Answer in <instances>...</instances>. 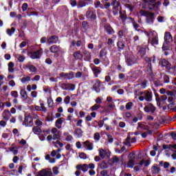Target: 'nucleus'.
<instances>
[{
  "mask_svg": "<svg viewBox=\"0 0 176 176\" xmlns=\"http://www.w3.org/2000/svg\"><path fill=\"white\" fill-rule=\"evenodd\" d=\"M104 9H109L111 6H112V12L114 16H118L119 13H120V10H122V8L120 7V1L118 0H111V2H104L102 1Z\"/></svg>",
  "mask_w": 176,
  "mask_h": 176,
  "instance_id": "obj_1",
  "label": "nucleus"
},
{
  "mask_svg": "<svg viewBox=\"0 0 176 176\" xmlns=\"http://www.w3.org/2000/svg\"><path fill=\"white\" fill-rule=\"evenodd\" d=\"M144 61L146 64L147 65L146 66V71L148 74H149L150 76H152L153 75V69L152 67V63L153 64H155L156 63V56L153 55L151 57H144Z\"/></svg>",
  "mask_w": 176,
  "mask_h": 176,
  "instance_id": "obj_2",
  "label": "nucleus"
},
{
  "mask_svg": "<svg viewBox=\"0 0 176 176\" xmlns=\"http://www.w3.org/2000/svg\"><path fill=\"white\" fill-rule=\"evenodd\" d=\"M125 62L128 67H133L135 64H138V58L133 54L125 56Z\"/></svg>",
  "mask_w": 176,
  "mask_h": 176,
  "instance_id": "obj_3",
  "label": "nucleus"
},
{
  "mask_svg": "<svg viewBox=\"0 0 176 176\" xmlns=\"http://www.w3.org/2000/svg\"><path fill=\"white\" fill-rule=\"evenodd\" d=\"M143 2H144V3H153L149 5V10H159V9H160L159 6L162 5L161 1L156 2V0H143Z\"/></svg>",
  "mask_w": 176,
  "mask_h": 176,
  "instance_id": "obj_4",
  "label": "nucleus"
},
{
  "mask_svg": "<svg viewBox=\"0 0 176 176\" xmlns=\"http://www.w3.org/2000/svg\"><path fill=\"white\" fill-rule=\"evenodd\" d=\"M42 54H43V49L42 48H39V50L35 52L30 51L28 52V56H29L32 60H38L41 58Z\"/></svg>",
  "mask_w": 176,
  "mask_h": 176,
  "instance_id": "obj_5",
  "label": "nucleus"
},
{
  "mask_svg": "<svg viewBox=\"0 0 176 176\" xmlns=\"http://www.w3.org/2000/svg\"><path fill=\"white\" fill-rule=\"evenodd\" d=\"M85 17L89 20H97V14H96V11L89 8L86 12Z\"/></svg>",
  "mask_w": 176,
  "mask_h": 176,
  "instance_id": "obj_6",
  "label": "nucleus"
},
{
  "mask_svg": "<svg viewBox=\"0 0 176 176\" xmlns=\"http://www.w3.org/2000/svg\"><path fill=\"white\" fill-rule=\"evenodd\" d=\"M22 124L26 127H32L34 124L32 117L31 116H25V119Z\"/></svg>",
  "mask_w": 176,
  "mask_h": 176,
  "instance_id": "obj_7",
  "label": "nucleus"
},
{
  "mask_svg": "<svg viewBox=\"0 0 176 176\" xmlns=\"http://www.w3.org/2000/svg\"><path fill=\"white\" fill-rule=\"evenodd\" d=\"M90 68H91L95 78H98V75H100V74H101V68L100 67L96 66L94 64H91Z\"/></svg>",
  "mask_w": 176,
  "mask_h": 176,
  "instance_id": "obj_8",
  "label": "nucleus"
},
{
  "mask_svg": "<svg viewBox=\"0 0 176 176\" xmlns=\"http://www.w3.org/2000/svg\"><path fill=\"white\" fill-rule=\"evenodd\" d=\"M104 30L108 35H113V34H115V30H113V28H112L111 24L109 23H107L104 25Z\"/></svg>",
  "mask_w": 176,
  "mask_h": 176,
  "instance_id": "obj_9",
  "label": "nucleus"
},
{
  "mask_svg": "<svg viewBox=\"0 0 176 176\" xmlns=\"http://www.w3.org/2000/svg\"><path fill=\"white\" fill-rule=\"evenodd\" d=\"M155 19L156 17H155V12H148L146 18V22L147 24H153Z\"/></svg>",
  "mask_w": 176,
  "mask_h": 176,
  "instance_id": "obj_10",
  "label": "nucleus"
},
{
  "mask_svg": "<svg viewBox=\"0 0 176 176\" xmlns=\"http://www.w3.org/2000/svg\"><path fill=\"white\" fill-rule=\"evenodd\" d=\"M144 111L147 113H149V112H151V113H155V111H156V107H154L153 104L149 103L147 106L144 107Z\"/></svg>",
  "mask_w": 176,
  "mask_h": 176,
  "instance_id": "obj_11",
  "label": "nucleus"
},
{
  "mask_svg": "<svg viewBox=\"0 0 176 176\" xmlns=\"http://www.w3.org/2000/svg\"><path fill=\"white\" fill-rule=\"evenodd\" d=\"M160 64L162 68H165V69H171V63L168 62V60L166 59H162L160 61Z\"/></svg>",
  "mask_w": 176,
  "mask_h": 176,
  "instance_id": "obj_12",
  "label": "nucleus"
},
{
  "mask_svg": "<svg viewBox=\"0 0 176 176\" xmlns=\"http://www.w3.org/2000/svg\"><path fill=\"white\" fill-rule=\"evenodd\" d=\"M119 13H120V17L122 21L123 25H126V24H128L127 21H126V20H130V21L131 20H133V18H131V16H127V15L126 14H123L122 11L120 12Z\"/></svg>",
  "mask_w": 176,
  "mask_h": 176,
  "instance_id": "obj_13",
  "label": "nucleus"
},
{
  "mask_svg": "<svg viewBox=\"0 0 176 176\" xmlns=\"http://www.w3.org/2000/svg\"><path fill=\"white\" fill-rule=\"evenodd\" d=\"M47 43H48L49 45L58 43V36H57L56 35L50 36L47 39Z\"/></svg>",
  "mask_w": 176,
  "mask_h": 176,
  "instance_id": "obj_14",
  "label": "nucleus"
},
{
  "mask_svg": "<svg viewBox=\"0 0 176 176\" xmlns=\"http://www.w3.org/2000/svg\"><path fill=\"white\" fill-rule=\"evenodd\" d=\"M118 52H123L126 47V43L123 40H118L117 42Z\"/></svg>",
  "mask_w": 176,
  "mask_h": 176,
  "instance_id": "obj_15",
  "label": "nucleus"
},
{
  "mask_svg": "<svg viewBox=\"0 0 176 176\" xmlns=\"http://www.w3.org/2000/svg\"><path fill=\"white\" fill-rule=\"evenodd\" d=\"M90 3L91 2L89 1V0H79L77 8L78 9H81V8H85L87 5H90Z\"/></svg>",
  "mask_w": 176,
  "mask_h": 176,
  "instance_id": "obj_16",
  "label": "nucleus"
},
{
  "mask_svg": "<svg viewBox=\"0 0 176 176\" xmlns=\"http://www.w3.org/2000/svg\"><path fill=\"white\" fill-rule=\"evenodd\" d=\"M37 176H53V173L50 170L43 169L38 172Z\"/></svg>",
  "mask_w": 176,
  "mask_h": 176,
  "instance_id": "obj_17",
  "label": "nucleus"
},
{
  "mask_svg": "<svg viewBox=\"0 0 176 176\" xmlns=\"http://www.w3.org/2000/svg\"><path fill=\"white\" fill-rule=\"evenodd\" d=\"M100 87H101V82H100V80L98 79L96 80V82L94 84L92 89L96 93H100V91H101Z\"/></svg>",
  "mask_w": 176,
  "mask_h": 176,
  "instance_id": "obj_18",
  "label": "nucleus"
},
{
  "mask_svg": "<svg viewBox=\"0 0 176 176\" xmlns=\"http://www.w3.org/2000/svg\"><path fill=\"white\" fill-rule=\"evenodd\" d=\"M131 23L133 24V27L135 31H138V32H140V31H141V29H140V25L137 23L134 19L132 18L130 21H127V24H130Z\"/></svg>",
  "mask_w": 176,
  "mask_h": 176,
  "instance_id": "obj_19",
  "label": "nucleus"
},
{
  "mask_svg": "<svg viewBox=\"0 0 176 176\" xmlns=\"http://www.w3.org/2000/svg\"><path fill=\"white\" fill-rule=\"evenodd\" d=\"M161 170L162 169L160 168V167H159V165H157V164H154L151 166V174H159Z\"/></svg>",
  "mask_w": 176,
  "mask_h": 176,
  "instance_id": "obj_20",
  "label": "nucleus"
},
{
  "mask_svg": "<svg viewBox=\"0 0 176 176\" xmlns=\"http://www.w3.org/2000/svg\"><path fill=\"white\" fill-rule=\"evenodd\" d=\"M84 60L85 61H88V63H91V53H90L89 51H84Z\"/></svg>",
  "mask_w": 176,
  "mask_h": 176,
  "instance_id": "obj_21",
  "label": "nucleus"
},
{
  "mask_svg": "<svg viewBox=\"0 0 176 176\" xmlns=\"http://www.w3.org/2000/svg\"><path fill=\"white\" fill-rule=\"evenodd\" d=\"M144 97L146 101H147V102H151V101H152V97H153L152 91H146V93H144Z\"/></svg>",
  "mask_w": 176,
  "mask_h": 176,
  "instance_id": "obj_22",
  "label": "nucleus"
},
{
  "mask_svg": "<svg viewBox=\"0 0 176 176\" xmlns=\"http://www.w3.org/2000/svg\"><path fill=\"white\" fill-rule=\"evenodd\" d=\"M89 28H90L89 22H87V21H83L82 22V25H81L82 31H83V32H87V31L89 30Z\"/></svg>",
  "mask_w": 176,
  "mask_h": 176,
  "instance_id": "obj_23",
  "label": "nucleus"
},
{
  "mask_svg": "<svg viewBox=\"0 0 176 176\" xmlns=\"http://www.w3.org/2000/svg\"><path fill=\"white\" fill-rule=\"evenodd\" d=\"M164 39V42H166L168 43H170V42H173V36L171 35V33H170L169 32H166Z\"/></svg>",
  "mask_w": 176,
  "mask_h": 176,
  "instance_id": "obj_24",
  "label": "nucleus"
},
{
  "mask_svg": "<svg viewBox=\"0 0 176 176\" xmlns=\"http://www.w3.org/2000/svg\"><path fill=\"white\" fill-rule=\"evenodd\" d=\"M138 54L142 58L146 57V47H140L138 52Z\"/></svg>",
  "mask_w": 176,
  "mask_h": 176,
  "instance_id": "obj_25",
  "label": "nucleus"
},
{
  "mask_svg": "<svg viewBox=\"0 0 176 176\" xmlns=\"http://www.w3.org/2000/svg\"><path fill=\"white\" fill-rule=\"evenodd\" d=\"M67 86H68V84L63 83L61 85V89H63V90H75V84H70V87H67Z\"/></svg>",
  "mask_w": 176,
  "mask_h": 176,
  "instance_id": "obj_26",
  "label": "nucleus"
},
{
  "mask_svg": "<svg viewBox=\"0 0 176 176\" xmlns=\"http://www.w3.org/2000/svg\"><path fill=\"white\" fill-rule=\"evenodd\" d=\"M2 115H3V119H4V120H6V122H8V120H9L10 118V111L8 109H6L3 111Z\"/></svg>",
  "mask_w": 176,
  "mask_h": 176,
  "instance_id": "obj_27",
  "label": "nucleus"
},
{
  "mask_svg": "<svg viewBox=\"0 0 176 176\" xmlns=\"http://www.w3.org/2000/svg\"><path fill=\"white\" fill-rule=\"evenodd\" d=\"M74 134L76 135L77 138H82V137H83V131H82V129L76 128Z\"/></svg>",
  "mask_w": 176,
  "mask_h": 176,
  "instance_id": "obj_28",
  "label": "nucleus"
},
{
  "mask_svg": "<svg viewBox=\"0 0 176 176\" xmlns=\"http://www.w3.org/2000/svg\"><path fill=\"white\" fill-rule=\"evenodd\" d=\"M60 49H61V47L56 45H54L50 47V52L51 53H58V52H60Z\"/></svg>",
  "mask_w": 176,
  "mask_h": 176,
  "instance_id": "obj_29",
  "label": "nucleus"
},
{
  "mask_svg": "<svg viewBox=\"0 0 176 176\" xmlns=\"http://www.w3.org/2000/svg\"><path fill=\"white\" fill-rule=\"evenodd\" d=\"M73 57L74 60H82V58H83V55L80 54V51H76L73 54Z\"/></svg>",
  "mask_w": 176,
  "mask_h": 176,
  "instance_id": "obj_30",
  "label": "nucleus"
},
{
  "mask_svg": "<svg viewBox=\"0 0 176 176\" xmlns=\"http://www.w3.org/2000/svg\"><path fill=\"white\" fill-rule=\"evenodd\" d=\"M75 46H77V47H80V46H82V41H72L70 47H75Z\"/></svg>",
  "mask_w": 176,
  "mask_h": 176,
  "instance_id": "obj_31",
  "label": "nucleus"
},
{
  "mask_svg": "<svg viewBox=\"0 0 176 176\" xmlns=\"http://www.w3.org/2000/svg\"><path fill=\"white\" fill-rule=\"evenodd\" d=\"M32 133L35 134L36 135H41V133H42V129L39 126H34L32 128Z\"/></svg>",
  "mask_w": 176,
  "mask_h": 176,
  "instance_id": "obj_32",
  "label": "nucleus"
},
{
  "mask_svg": "<svg viewBox=\"0 0 176 176\" xmlns=\"http://www.w3.org/2000/svg\"><path fill=\"white\" fill-rule=\"evenodd\" d=\"M118 40H122L123 38H126V32L123 29H121L118 32Z\"/></svg>",
  "mask_w": 176,
  "mask_h": 176,
  "instance_id": "obj_33",
  "label": "nucleus"
},
{
  "mask_svg": "<svg viewBox=\"0 0 176 176\" xmlns=\"http://www.w3.org/2000/svg\"><path fill=\"white\" fill-rule=\"evenodd\" d=\"M108 155V153H107V151H105V150L100 148L99 150V156L100 157V159H105V156Z\"/></svg>",
  "mask_w": 176,
  "mask_h": 176,
  "instance_id": "obj_34",
  "label": "nucleus"
},
{
  "mask_svg": "<svg viewBox=\"0 0 176 176\" xmlns=\"http://www.w3.org/2000/svg\"><path fill=\"white\" fill-rule=\"evenodd\" d=\"M83 145L87 148L88 151H93V143L89 142V140L84 142Z\"/></svg>",
  "mask_w": 176,
  "mask_h": 176,
  "instance_id": "obj_35",
  "label": "nucleus"
},
{
  "mask_svg": "<svg viewBox=\"0 0 176 176\" xmlns=\"http://www.w3.org/2000/svg\"><path fill=\"white\" fill-rule=\"evenodd\" d=\"M25 68H28L30 71V72H36V71H38L36 67L32 65H26Z\"/></svg>",
  "mask_w": 176,
  "mask_h": 176,
  "instance_id": "obj_36",
  "label": "nucleus"
},
{
  "mask_svg": "<svg viewBox=\"0 0 176 176\" xmlns=\"http://www.w3.org/2000/svg\"><path fill=\"white\" fill-rule=\"evenodd\" d=\"M20 95L21 97L22 98H23V100H27V98H28V95L27 94V91H25V89H21L20 91Z\"/></svg>",
  "mask_w": 176,
  "mask_h": 176,
  "instance_id": "obj_37",
  "label": "nucleus"
},
{
  "mask_svg": "<svg viewBox=\"0 0 176 176\" xmlns=\"http://www.w3.org/2000/svg\"><path fill=\"white\" fill-rule=\"evenodd\" d=\"M64 122V118H58L56 122H55V126L57 127V129H61V126H58V124H63V122Z\"/></svg>",
  "mask_w": 176,
  "mask_h": 176,
  "instance_id": "obj_38",
  "label": "nucleus"
},
{
  "mask_svg": "<svg viewBox=\"0 0 176 176\" xmlns=\"http://www.w3.org/2000/svg\"><path fill=\"white\" fill-rule=\"evenodd\" d=\"M75 78V73L74 72H69V73H66V79L71 80Z\"/></svg>",
  "mask_w": 176,
  "mask_h": 176,
  "instance_id": "obj_39",
  "label": "nucleus"
},
{
  "mask_svg": "<svg viewBox=\"0 0 176 176\" xmlns=\"http://www.w3.org/2000/svg\"><path fill=\"white\" fill-rule=\"evenodd\" d=\"M138 129H142V130H148L149 129V126L138 122L137 129L138 130Z\"/></svg>",
  "mask_w": 176,
  "mask_h": 176,
  "instance_id": "obj_40",
  "label": "nucleus"
},
{
  "mask_svg": "<svg viewBox=\"0 0 176 176\" xmlns=\"http://www.w3.org/2000/svg\"><path fill=\"white\" fill-rule=\"evenodd\" d=\"M169 49H170V43H167L164 41L162 45V50H164V52H166V50H169Z\"/></svg>",
  "mask_w": 176,
  "mask_h": 176,
  "instance_id": "obj_41",
  "label": "nucleus"
},
{
  "mask_svg": "<svg viewBox=\"0 0 176 176\" xmlns=\"http://www.w3.org/2000/svg\"><path fill=\"white\" fill-rule=\"evenodd\" d=\"M14 31H16V29L14 28H11V29H7L6 33L9 36H12L14 34Z\"/></svg>",
  "mask_w": 176,
  "mask_h": 176,
  "instance_id": "obj_42",
  "label": "nucleus"
},
{
  "mask_svg": "<svg viewBox=\"0 0 176 176\" xmlns=\"http://www.w3.org/2000/svg\"><path fill=\"white\" fill-rule=\"evenodd\" d=\"M109 167V166H108V164L105 162L103 161L102 163H100V168H101V170H105Z\"/></svg>",
  "mask_w": 176,
  "mask_h": 176,
  "instance_id": "obj_43",
  "label": "nucleus"
},
{
  "mask_svg": "<svg viewBox=\"0 0 176 176\" xmlns=\"http://www.w3.org/2000/svg\"><path fill=\"white\" fill-rule=\"evenodd\" d=\"M166 94H167V96H170V97H175L176 91L175 90H173V91L167 90Z\"/></svg>",
  "mask_w": 176,
  "mask_h": 176,
  "instance_id": "obj_44",
  "label": "nucleus"
},
{
  "mask_svg": "<svg viewBox=\"0 0 176 176\" xmlns=\"http://www.w3.org/2000/svg\"><path fill=\"white\" fill-rule=\"evenodd\" d=\"M31 80V77L30 76H26V77H23L21 79V83H27V82H30Z\"/></svg>",
  "mask_w": 176,
  "mask_h": 176,
  "instance_id": "obj_45",
  "label": "nucleus"
},
{
  "mask_svg": "<svg viewBox=\"0 0 176 176\" xmlns=\"http://www.w3.org/2000/svg\"><path fill=\"white\" fill-rule=\"evenodd\" d=\"M10 151L12 152V153L16 155H17V153H19V148H17V147L16 146H13L10 148Z\"/></svg>",
  "mask_w": 176,
  "mask_h": 176,
  "instance_id": "obj_46",
  "label": "nucleus"
},
{
  "mask_svg": "<svg viewBox=\"0 0 176 176\" xmlns=\"http://www.w3.org/2000/svg\"><path fill=\"white\" fill-rule=\"evenodd\" d=\"M129 160L135 161V153L134 151L130 153L128 155Z\"/></svg>",
  "mask_w": 176,
  "mask_h": 176,
  "instance_id": "obj_47",
  "label": "nucleus"
},
{
  "mask_svg": "<svg viewBox=\"0 0 176 176\" xmlns=\"http://www.w3.org/2000/svg\"><path fill=\"white\" fill-rule=\"evenodd\" d=\"M133 43L137 46V45H140V36H135L133 38Z\"/></svg>",
  "mask_w": 176,
  "mask_h": 176,
  "instance_id": "obj_48",
  "label": "nucleus"
},
{
  "mask_svg": "<svg viewBox=\"0 0 176 176\" xmlns=\"http://www.w3.org/2000/svg\"><path fill=\"white\" fill-rule=\"evenodd\" d=\"M96 9H98L100 8V9H104V6L101 5V2L100 1H98L94 3Z\"/></svg>",
  "mask_w": 176,
  "mask_h": 176,
  "instance_id": "obj_49",
  "label": "nucleus"
},
{
  "mask_svg": "<svg viewBox=\"0 0 176 176\" xmlns=\"http://www.w3.org/2000/svg\"><path fill=\"white\" fill-rule=\"evenodd\" d=\"M153 91L155 97V101L157 102H160V97L159 96V94H157V92L156 91V89H153Z\"/></svg>",
  "mask_w": 176,
  "mask_h": 176,
  "instance_id": "obj_50",
  "label": "nucleus"
},
{
  "mask_svg": "<svg viewBox=\"0 0 176 176\" xmlns=\"http://www.w3.org/2000/svg\"><path fill=\"white\" fill-rule=\"evenodd\" d=\"M100 107H101L100 105L96 104L94 106L91 107L90 109H91V111H94L100 109Z\"/></svg>",
  "mask_w": 176,
  "mask_h": 176,
  "instance_id": "obj_51",
  "label": "nucleus"
},
{
  "mask_svg": "<svg viewBox=\"0 0 176 176\" xmlns=\"http://www.w3.org/2000/svg\"><path fill=\"white\" fill-rule=\"evenodd\" d=\"M134 162L135 161H133V160H129L127 164V167H129V168H133V167H134Z\"/></svg>",
  "mask_w": 176,
  "mask_h": 176,
  "instance_id": "obj_52",
  "label": "nucleus"
},
{
  "mask_svg": "<svg viewBox=\"0 0 176 176\" xmlns=\"http://www.w3.org/2000/svg\"><path fill=\"white\" fill-rule=\"evenodd\" d=\"M132 107H133V102H129L126 104L125 108H126V111H130V109H131Z\"/></svg>",
  "mask_w": 176,
  "mask_h": 176,
  "instance_id": "obj_53",
  "label": "nucleus"
},
{
  "mask_svg": "<svg viewBox=\"0 0 176 176\" xmlns=\"http://www.w3.org/2000/svg\"><path fill=\"white\" fill-rule=\"evenodd\" d=\"M89 170V165L87 164H82V171L87 173Z\"/></svg>",
  "mask_w": 176,
  "mask_h": 176,
  "instance_id": "obj_54",
  "label": "nucleus"
},
{
  "mask_svg": "<svg viewBox=\"0 0 176 176\" xmlns=\"http://www.w3.org/2000/svg\"><path fill=\"white\" fill-rule=\"evenodd\" d=\"M163 79H164V83H170V77L168 76V75L165 74L163 76Z\"/></svg>",
  "mask_w": 176,
  "mask_h": 176,
  "instance_id": "obj_55",
  "label": "nucleus"
},
{
  "mask_svg": "<svg viewBox=\"0 0 176 176\" xmlns=\"http://www.w3.org/2000/svg\"><path fill=\"white\" fill-rule=\"evenodd\" d=\"M35 125L36 127H41V126H42L43 124V122L42 121H41V120H36L35 122Z\"/></svg>",
  "mask_w": 176,
  "mask_h": 176,
  "instance_id": "obj_56",
  "label": "nucleus"
},
{
  "mask_svg": "<svg viewBox=\"0 0 176 176\" xmlns=\"http://www.w3.org/2000/svg\"><path fill=\"white\" fill-rule=\"evenodd\" d=\"M94 138L96 141H100L101 136L100 135V133L98 132H96L94 133Z\"/></svg>",
  "mask_w": 176,
  "mask_h": 176,
  "instance_id": "obj_57",
  "label": "nucleus"
},
{
  "mask_svg": "<svg viewBox=\"0 0 176 176\" xmlns=\"http://www.w3.org/2000/svg\"><path fill=\"white\" fill-rule=\"evenodd\" d=\"M107 137V140L109 141V142L110 144H112V142H113V138L112 137V135L111 134H106Z\"/></svg>",
  "mask_w": 176,
  "mask_h": 176,
  "instance_id": "obj_58",
  "label": "nucleus"
},
{
  "mask_svg": "<svg viewBox=\"0 0 176 176\" xmlns=\"http://www.w3.org/2000/svg\"><path fill=\"white\" fill-rule=\"evenodd\" d=\"M10 94L14 98H17V97H19V92H17V91H12Z\"/></svg>",
  "mask_w": 176,
  "mask_h": 176,
  "instance_id": "obj_59",
  "label": "nucleus"
},
{
  "mask_svg": "<svg viewBox=\"0 0 176 176\" xmlns=\"http://www.w3.org/2000/svg\"><path fill=\"white\" fill-rule=\"evenodd\" d=\"M25 60V56H24L23 55H19L18 56V61L19 63H24Z\"/></svg>",
  "mask_w": 176,
  "mask_h": 176,
  "instance_id": "obj_60",
  "label": "nucleus"
},
{
  "mask_svg": "<svg viewBox=\"0 0 176 176\" xmlns=\"http://www.w3.org/2000/svg\"><path fill=\"white\" fill-rule=\"evenodd\" d=\"M151 45H159V40L157 39V38H153L151 41Z\"/></svg>",
  "mask_w": 176,
  "mask_h": 176,
  "instance_id": "obj_61",
  "label": "nucleus"
},
{
  "mask_svg": "<svg viewBox=\"0 0 176 176\" xmlns=\"http://www.w3.org/2000/svg\"><path fill=\"white\" fill-rule=\"evenodd\" d=\"M70 101H71V97H69V96H66L64 98V102H65V104H66V105H68V104H69Z\"/></svg>",
  "mask_w": 176,
  "mask_h": 176,
  "instance_id": "obj_62",
  "label": "nucleus"
},
{
  "mask_svg": "<svg viewBox=\"0 0 176 176\" xmlns=\"http://www.w3.org/2000/svg\"><path fill=\"white\" fill-rule=\"evenodd\" d=\"M79 157L80 159H83L84 160H86V159H87V155H86V153H81L79 155Z\"/></svg>",
  "mask_w": 176,
  "mask_h": 176,
  "instance_id": "obj_63",
  "label": "nucleus"
},
{
  "mask_svg": "<svg viewBox=\"0 0 176 176\" xmlns=\"http://www.w3.org/2000/svg\"><path fill=\"white\" fill-rule=\"evenodd\" d=\"M108 175V170H103L100 172V176H107Z\"/></svg>",
  "mask_w": 176,
  "mask_h": 176,
  "instance_id": "obj_64",
  "label": "nucleus"
}]
</instances>
